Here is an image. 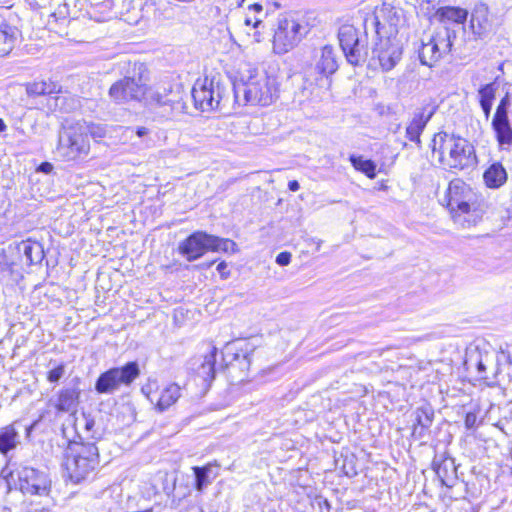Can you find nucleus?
Listing matches in <instances>:
<instances>
[{
  "label": "nucleus",
  "mask_w": 512,
  "mask_h": 512,
  "mask_svg": "<svg viewBox=\"0 0 512 512\" xmlns=\"http://www.w3.org/2000/svg\"><path fill=\"white\" fill-rule=\"evenodd\" d=\"M64 374L65 366L64 364H59L57 367L48 372L47 380L51 383H56L64 376Z\"/></svg>",
  "instance_id": "nucleus-38"
},
{
  "label": "nucleus",
  "mask_w": 512,
  "mask_h": 512,
  "mask_svg": "<svg viewBox=\"0 0 512 512\" xmlns=\"http://www.w3.org/2000/svg\"><path fill=\"white\" fill-rule=\"evenodd\" d=\"M497 89L496 82L482 85L478 90L479 104H493Z\"/></svg>",
  "instance_id": "nucleus-35"
},
{
  "label": "nucleus",
  "mask_w": 512,
  "mask_h": 512,
  "mask_svg": "<svg viewBox=\"0 0 512 512\" xmlns=\"http://www.w3.org/2000/svg\"><path fill=\"white\" fill-rule=\"evenodd\" d=\"M192 470L195 476V489L202 492L209 484H211L209 475L212 470V465L207 464L202 467L194 466L192 467Z\"/></svg>",
  "instance_id": "nucleus-33"
},
{
  "label": "nucleus",
  "mask_w": 512,
  "mask_h": 512,
  "mask_svg": "<svg viewBox=\"0 0 512 512\" xmlns=\"http://www.w3.org/2000/svg\"><path fill=\"white\" fill-rule=\"evenodd\" d=\"M53 170V165L49 162H42L38 168V172H42L44 174H49Z\"/></svg>",
  "instance_id": "nucleus-41"
},
{
  "label": "nucleus",
  "mask_w": 512,
  "mask_h": 512,
  "mask_svg": "<svg viewBox=\"0 0 512 512\" xmlns=\"http://www.w3.org/2000/svg\"><path fill=\"white\" fill-rule=\"evenodd\" d=\"M307 32L306 25L293 17L280 15L273 36V51L279 55L289 52L301 42Z\"/></svg>",
  "instance_id": "nucleus-10"
},
{
  "label": "nucleus",
  "mask_w": 512,
  "mask_h": 512,
  "mask_svg": "<svg viewBox=\"0 0 512 512\" xmlns=\"http://www.w3.org/2000/svg\"><path fill=\"white\" fill-rule=\"evenodd\" d=\"M300 188V184L297 180H291L288 182V189L292 192L298 191Z\"/></svg>",
  "instance_id": "nucleus-46"
},
{
  "label": "nucleus",
  "mask_w": 512,
  "mask_h": 512,
  "mask_svg": "<svg viewBox=\"0 0 512 512\" xmlns=\"http://www.w3.org/2000/svg\"><path fill=\"white\" fill-rule=\"evenodd\" d=\"M249 9L250 10H253L255 12H261L263 10V7L261 4L259 3H254L252 5L249 6Z\"/></svg>",
  "instance_id": "nucleus-48"
},
{
  "label": "nucleus",
  "mask_w": 512,
  "mask_h": 512,
  "mask_svg": "<svg viewBox=\"0 0 512 512\" xmlns=\"http://www.w3.org/2000/svg\"><path fill=\"white\" fill-rule=\"evenodd\" d=\"M0 266L2 269L8 268L10 266L8 257L3 249L0 250Z\"/></svg>",
  "instance_id": "nucleus-43"
},
{
  "label": "nucleus",
  "mask_w": 512,
  "mask_h": 512,
  "mask_svg": "<svg viewBox=\"0 0 512 512\" xmlns=\"http://www.w3.org/2000/svg\"><path fill=\"white\" fill-rule=\"evenodd\" d=\"M349 160L352 166L361 173L365 174L368 178L374 179L376 177V164L370 159H364L362 156L350 155Z\"/></svg>",
  "instance_id": "nucleus-32"
},
{
  "label": "nucleus",
  "mask_w": 512,
  "mask_h": 512,
  "mask_svg": "<svg viewBox=\"0 0 512 512\" xmlns=\"http://www.w3.org/2000/svg\"><path fill=\"white\" fill-rule=\"evenodd\" d=\"M508 179V174L500 162H493L483 173V181L490 189L502 187Z\"/></svg>",
  "instance_id": "nucleus-26"
},
{
  "label": "nucleus",
  "mask_w": 512,
  "mask_h": 512,
  "mask_svg": "<svg viewBox=\"0 0 512 512\" xmlns=\"http://www.w3.org/2000/svg\"><path fill=\"white\" fill-rule=\"evenodd\" d=\"M456 41V31L449 27L444 28L427 43H422L418 56L421 64L432 67L443 55L451 51Z\"/></svg>",
  "instance_id": "nucleus-14"
},
{
  "label": "nucleus",
  "mask_w": 512,
  "mask_h": 512,
  "mask_svg": "<svg viewBox=\"0 0 512 512\" xmlns=\"http://www.w3.org/2000/svg\"><path fill=\"white\" fill-rule=\"evenodd\" d=\"M415 423L412 436L417 440H423L430 434V427L434 420V410L430 405L418 407L415 412Z\"/></svg>",
  "instance_id": "nucleus-23"
},
{
  "label": "nucleus",
  "mask_w": 512,
  "mask_h": 512,
  "mask_svg": "<svg viewBox=\"0 0 512 512\" xmlns=\"http://www.w3.org/2000/svg\"><path fill=\"white\" fill-rule=\"evenodd\" d=\"M372 24L376 28V34L379 36V42L376 43L372 53L373 58H377L379 65L384 72L391 71L402 59L403 46L396 37L382 38L380 33L381 23L378 17H374Z\"/></svg>",
  "instance_id": "nucleus-13"
},
{
  "label": "nucleus",
  "mask_w": 512,
  "mask_h": 512,
  "mask_svg": "<svg viewBox=\"0 0 512 512\" xmlns=\"http://www.w3.org/2000/svg\"><path fill=\"white\" fill-rule=\"evenodd\" d=\"M86 127L77 121L64 125L59 132L57 152L66 161H80L90 152V140Z\"/></svg>",
  "instance_id": "nucleus-6"
},
{
  "label": "nucleus",
  "mask_w": 512,
  "mask_h": 512,
  "mask_svg": "<svg viewBox=\"0 0 512 512\" xmlns=\"http://www.w3.org/2000/svg\"><path fill=\"white\" fill-rule=\"evenodd\" d=\"M244 1H245V0H241V3H240V5H241V4H242V3L244 2Z\"/></svg>",
  "instance_id": "nucleus-56"
},
{
  "label": "nucleus",
  "mask_w": 512,
  "mask_h": 512,
  "mask_svg": "<svg viewBox=\"0 0 512 512\" xmlns=\"http://www.w3.org/2000/svg\"><path fill=\"white\" fill-rule=\"evenodd\" d=\"M225 87L215 79H198L193 85L191 95L196 109L203 112L219 109L225 93Z\"/></svg>",
  "instance_id": "nucleus-12"
},
{
  "label": "nucleus",
  "mask_w": 512,
  "mask_h": 512,
  "mask_svg": "<svg viewBox=\"0 0 512 512\" xmlns=\"http://www.w3.org/2000/svg\"><path fill=\"white\" fill-rule=\"evenodd\" d=\"M80 390L77 387L62 389L57 397L55 407L58 411L73 412L79 403Z\"/></svg>",
  "instance_id": "nucleus-28"
},
{
  "label": "nucleus",
  "mask_w": 512,
  "mask_h": 512,
  "mask_svg": "<svg viewBox=\"0 0 512 512\" xmlns=\"http://www.w3.org/2000/svg\"><path fill=\"white\" fill-rule=\"evenodd\" d=\"M469 27L475 39H484L494 33L496 24L486 4L478 3L474 6Z\"/></svg>",
  "instance_id": "nucleus-19"
},
{
  "label": "nucleus",
  "mask_w": 512,
  "mask_h": 512,
  "mask_svg": "<svg viewBox=\"0 0 512 512\" xmlns=\"http://www.w3.org/2000/svg\"><path fill=\"white\" fill-rule=\"evenodd\" d=\"M256 346L247 339H237L228 342L222 352L223 361L231 374H236L243 381L250 369L252 354Z\"/></svg>",
  "instance_id": "nucleus-9"
},
{
  "label": "nucleus",
  "mask_w": 512,
  "mask_h": 512,
  "mask_svg": "<svg viewBox=\"0 0 512 512\" xmlns=\"http://www.w3.org/2000/svg\"><path fill=\"white\" fill-rule=\"evenodd\" d=\"M181 397V387L176 383L167 385L160 393L155 409L164 412L169 409Z\"/></svg>",
  "instance_id": "nucleus-29"
},
{
  "label": "nucleus",
  "mask_w": 512,
  "mask_h": 512,
  "mask_svg": "<svg viewBox=\"0 0 512 512\" xmlns=\"http://www.w3.org/2000/svg\"><path fill=\"white\" fill-rule=\"evenodd\" d=\"M145 105L159 116L169 119L184 110L185 105L179 93L173 92L171 87L159 86L148 88L143 96Z\"/></svg>",
  "instance_id": "nucleus-8"
},
{
  "label": "nucleus",
  "mask_w": 512,
  "mask_h": 512,
  "mask_svg": "<svg viewBox=\"0 0 512 512\" xmlns=\"http://www.w3.org/2000/svg\"><path fill=\"white\" fill-rule=\"evenodd\" d=\"M511 106V99L508 94L501 98L492 118H509L508 111Z\"/></svg>",
  "instance_id": "nucleus-37"
},
{
  "label": "nucleus",
  "mask_w": 512,
  "mask_h": 512,
  "mask_svg": "<svg viewBox=\"0 0 512 512\" xmlns=\"http://www.w3.org/2000/svg\"><path fill=\"white\" fill-rule=\"evenodd\" d=\"M94 424H95L94 420H92V419H86V421H85V429H86L87 431L92 430V428L94 427Z\"/></svg>",
  "instance_id": "nucleus-49"
},
{
  "label": "nucleus",
  "mask_w": 512,
  "mask_h": 512,
  "mask_svg": "<svg viewBox=\"0 0 512 512\" xmlns=\"http://www.w3.org/2000/svg\"><path fill=\"white\" fill-rule=\"evenodd\" d=\"M26 93L29 97L48 96L62 92V85L51 78L36 79L25 85Z\"/></svg>",
  "instance_id": "nucleus-25"
},
{
  "label": "nucleus",
  "mask_w": 512,
  "mask_h": 512,
  "mask_svg": "<svg viewBox=\"0 0 512 512\" xmlns=\"http://www.w3.org/2000/svg\"><path fill=\"white\" fill-rule=\"evenodd\" d=\"M467 429H473L477 424V414L475 412H468L464 420Z\"/></svg>",
  "instance_id": "nucleus-40"
},
{
  "label": "nucleus",
  "mask_w": 512,
  "mask_h": 512,
  "mask_svg": "<svg viewBox=\"0 0 512 512\" xmlns=\"http://www.w3.org/2000/svg\"><path fill=\"white\" fill-rule=\"evenodd\" d=\"M464 364L467 367V369H471V368L475 367L479 378H481V379L488 378L485 374L486 366H485L483 360L481 359L480 353L478 351L475 350L472 352H467Z\"/></svg>",
  "instance_id": "nucleus-34"
},
{
  "label": "nucleus",
  "mask_w": 512,
  "mask_h": 512,
  "mask_svg": "<svg viewBox=\"0 0 512 512\" xmlns=\"http://www.w3.org/2000/svg\"><path fill=\"white\" fill-rule=\"evenodd\" d=\"M216 356L217 348L211 346L209 352L205 355L192 358L188 363V368L192 370L197 377L202 379L204 383L209 385L215 378Z\"/></svg>",
  "instance_id": "nucleus-21"
},
{
  "label": "nucleus",
  "mask_w": 512,
  "mask_h": 512,
  "mask_svg": "<svg viewBox=\"0 0 512 512\" xmlns=\"http://www.w3.org/2000/svg\"><path fill=\"white\" fill-rule=\"evenodd\" d=\"M437 105L429 103L423 105L420 108H417L414 113L411 121L406 127V137L416 143L418 146L421 144L420 136L424 131L426 125L431 120L433 115L437 110Z\"/></svg>",
  "instance_id": "nucleus-20"
},
{
  "label": "nucleus",
  "mask_w": 512,
  "mask_h": 512,
  "mask_svg": "<svg viewBox=\"0 0 512 512\" xmlns=\"http://www.w3.org/2000/svg\"><path fill=\"white\" fill-rule=\"evenodd\" d=\"M37 421L33 422L31 425H29L28 427H26V436L29 437L30 434L32 433V431L35 429L36 425H37Z\"/></svg>",
  "instance_id": "nucleus-50"
},
{
  "label": "nucleus",
  "mask_w": 512,
  "mask_h": 512,
  "mask_svg": "<svg viewBox=\"0 0 512 512\" xmlns=\"http://www.w3.org/2000/svg\"><path fill=\"white\" fill-rule=\"evenodd\" d=\"M146 94V84L138 78L126 76L116 81L109 89V97L117 104L129 101H142Z\"/></svg>",
  "instance_id": "nucleus-16"
},
{
  "label": "nucleus",
  "mask_w": 512,
  "mask_h": 512,
  "mask_svg": "<svg viewBox=\"0 0 512 512\" xmlns=\"http://www.w3.org/2000/svg\"><path fill=\"white\" fill-rule=\"evenodd\" d=\"M236 243L227 238H220L204 231H196L179 243V253L192 262L202 257L207 251L236 252Z\"/></svg>",
  "instance_id": "nucleus-5"
},
{
  "label": "nucleus",
  "mask_w": 512,
  "mask_h": 512,
  "mask_svg": "<svg viewBox=\"0 0 512 512\" xmlns=\"http://www.w3.org/2000/svg\"><path fill=\"white\" fill-rule=\"evenodd\" d=\"M79 125H83L86 127L85 135L89 137V135L92 138H104L107 134V127L103 124H96V123H88L86 121H77Z\"/></svg>",
  "instance_id": "nucleus-36"
},
{
  "label": "nucleus",
  "mask_w": 512,
  "mask_h": 512,
  "mask_svg": "<svg viewBox=\"0 0 512 512\" xmlns=\"http://www.w3.org/2000/svg\"><path fill=\"white\" fill-rule=\"evenodd\" d=\"M340 47L349 64L358 66L367 57L366 45L359 38L357 29L352 25H343L338 31Z\"/></svg>",
  "instance_id": "nucleus-15"
},
{
  "label": "nucleus",
  "mask_w": 512,
  "mask_h": 512,
  "mask_svg": "<svg viewBox=\"0 0 512 512\" xmlns=\"http://www.w3.org/2000/svg\"><path fill=\"white\" fill-rule=\"evenodd\" d=\"M443 201L453 217L467 215V221H470V218H473V221L480 218L486 207L484 200L479 199L471 187L461 179H454L449 183Z\"/></svg>",
  "instance_id": "nucleus-4"
},
{
  "label": "nucleus",
  "mask_w": 512,
  "mask_h": 512,
  "mask_svg": "<svg viewBox=\"0 0 512 512\" xmlns=\"http://www.w3.org/2000/svg\"><path fill=\"white\" fill-rule=\"evenodd\" d=\"M135 133L139 138H142L149 134V129L143 126L136 127Z\"/></svg>",
  "instance_id": "nucleus-45"
},
{
  "label": "nucleus",
  "mask_w": 512,
  "mask_h": 512,
  "mask_svg": "<svg viewBox=\"0 0 512 512\" xmlns=\"http://www.w3.org/2000/svg\"><path fill=\"white\" fill-rule=\"evenodd\" d=\"M492 131L501 150L512 147V124L509 118H492Z\"/></svg>",
  "instance_id": "nucleus-24"
},
{
  "label": "nucleus",
  "mask_w": 512,
  "mask_h": 512,
  "mask_svg": "<svg viewBox=\"0 0 512 512\" xmlns=\"http://www.w3.org/2000/svg\"><path fill=\"white\" fill-rule=\"evenodd\" d=\"M291 258V253L284 251L276 256V263L280 266H287L291 262Z\"/></svg>",
  "instance_id": "nucleus-39"
},
{
  "label": "nucleus",
  "mask_w": 512,
  "mask_h": 512,
  "mask_svg": "<svg viewBox=\"0 0 512 512\" xmlns=\"http://www.w3.org/2000/svg\"><path fill=\"white\" fill-rule=\"evenodd\" d=\"M19 489L25 494L43 495L47 493L49 482L45 473L32 467H22L17 471Z\"/></svg>",
  "instance_id": "nucleus-18"
},
{
  "label": "nucleus",
  "mask_w": 512,
  "mask_h": 512,
  "mask_svg": "<svg viewBox=\"0 0 512 512\" xmlns=\"http://www.w3.org/2000/svg\"><path fill=\"white\" fill-rule=\"evenodd\" d=\"M17 249L23 253L29 265L38 264L44 258L43 248L38 242L25 240L18 244Z\"/></svg>",
  "instance_id": "nucleus-30"
},
{
  "label": "nucleus",
  "mask_w": 512,
  "mask_h": 512,
  "mask_svg": "<svg viewBox=\"0 0 512 512\" xmlns=\"http://www.w3.org/2000/svg\"><path fill=\"white\" fill-rule=\"evenodd\" d=\"M421 10L428 18H435L440 23H443L445 28L449 27L451 30H455L456 34L458 32H462L463 34L465 33L464 24L468 17V11L466 9L461 7L445 6L438 8L432 13L429 6L424 8L421 5Z\"/></svg>",
  "instance_id": "nucleus-17"
},
{
  "label": "nucleus",
  "mask_w": 512,
  "mask_h": 512,
  "mask_svg": "<svg viewBox=\"0 0 512 512\" xmlns=\"http://www.w3.org/2000/svg\"><path fill=\"white\" fill-rule=\"evenodd\" d=\"M493 104H480V107L483 111L484 117L486 120L490 118L491 110H492Z\"/></svg>",
  "instance_id": "nucleus-44"
},
{
  "label": "nucleus",
  "mask_w": 512,
  "mask_h": 512,
  "mask_svg": "<svg viewBox=\"0 0 512 512\" xmlns=\"http://www.w3.org/2000/svg\"><path fill=\"white\" fill-rule=\"evenodd\" d=\"M32 512H51L49 509L42 508V509H35Z\"/></svg>",
  "instance_id": "nucleus-53"
},
{
  "label": "nucleus",
  "mask_w": 512,
  "mask_h": 512,
  "mask_svg": "<svg viewBox=\"0 0 512 512\" xmlns=\"http://www.w3.org/2000/svg\"><path fill=\"white\" fill-rule=\"evenodd\" d=\"M339 68L338 58L333 46H323L315 55V63L306 69L304 79L310 85L328 89L331 86V77Z\"/></svg>",
  "instance_id": "nucleus-7"
},
{
  "label": "nucleus",
  "mask_w": 512,
  "mask_h": 512,
  "mask_svg": "<svg viewBox=\"0 0 512 512\" xmlns=\"http://www.w3.org/2000/svg\"><path fill=\"white\" fill-rule=\"evenodd\" d=\"M6 124L5 122L3 121V119L0 118V132H3L6 130Z\"/></svg>",
  "instance_id": "nucleus-52"
},
{
  "label": "nucleus",
  "mask_w": 512,
  "mask_h": 512,
  "mask_svg": "<svg viewBox=\"0 0 512 512\" xmlns=\"http://www.w3.org/2000/svg\"><path fill=\"white\" fill-rule=\"evenodd\" d=\"M140 374L139 365L135 361L122 367L111 368L99 375L95 382V390L99 394H112L120 385L129 386Z\"/></svg>",
  "instance_id": "nucleus-11"
},
{
  "label": "nucleus",
  "mask_w": 512,
  "mask_h": 512,
  "mask_svg": "<svg viewBox=\"0 0 512 512\" xmlns=\"http://www.w3.org/2000/svg\"><path fill=\"white\" fill-rule=\"evenodd\" d=\"M248 72L247 77L242 75L240 80L233 84L236 102L261 106L273 103L278 97L276 79L256 69H250Z\"/></svg>",
  "instance_id": "nucleus-2"
},
{
  "label": "nucleus",
  "mask_w": 512,
  "mask_h": 512,
  "mask_svg": "<svg viewBox=\"0 0 512 512\" xmlns=\"http://www.w3.org/2000/svg\"><path fill=\"white\" fill-rule=\"evenodd\" d=\"M432 466L443 486L452 488L457 480V467L454 458L446 455H436Z\"/></svg>",
  "instance_id": "nucleus-22"
},
{
  "label": "nucleus",
  "mask_w": 512,
  "mask_h": 512,
  "mask_svg": "<svg viewBox=\"0 0 512 512\" xmlns=\"http://www.w3.org/2000/svg\"><path fill=\"white\" fill-rule=\"evenodd\" d=\"M344 473L349 477H352L357 474V472L353 468H351L350 470H345Z\"/></svg>",
  "instance_id": "nucleus-51"
},
{
  "label": "nucleus",
  "mask_w": 512,
  "mask_h": 512,
  "mask_svg": "<svg viewBox=\"0 0 512 512\" xmlns=\"http://www.w3.org/2000/svg\"><path fill=\"white\" fill-rule=\"evenodd\" d=\"M262 23V20L261 19H258V18H255L254 21H252L250 18H246L245 19V24L246 25H252L254 28H257L259 27V25Z\"/></svg>",
  "instance_id": "nucleus-47"
},
{
  "label": "nucleus",
  "mask_w": 512,
  "mask_h": 512,
  "mask_svg": "<svg viewBox=\"0 0 512 512\" xmlns=\"http://www.w3.org/2000/svg\"><path fill=\"white\" fill-rule=\"evenodd\" d=\"M19 30L5 21H0V57L8 55L14 48Z\"/></svg>",
  "instance_id": "nucleus-27"
},
{
  "label": "nucleus",
  "mask_w": 512,
  "mask_h": 512,
  "mask_svg": "<svg viewBox=\"0 0 512 512\" xmlns=\"http://www.w3.org/2000/svg\"><path fill=\"white\" fill-rule=\"evenodd\" d=\"M433 156L437 155L443 165L454 170L469 169L477 165L474 146L465 138L439 132L431 142Z\"/></svg>",
  "instance_id": "nucleus-1"
},
{
  "label": "nucleus",
  "mask_w": 512,
  "mask_h": 512,
  "mask_svg": "<svg viewBox=\"0 0 512 512\" xmlns=\"http://www.w3.org/2000/svg\"><path fill=\"white\" fill-rule=\"evenodd\" d=\"M510 457H511V461H512V448H511V452H510ZM510 474L512 475V465H511Z\"/></svg>",
  "instance_id": "nucleus-55"
},
{
  "label": "nucleus",
  "mask_w": 512,
  "mask_h": 512,
  "mask_svg": "<svg viewBox=\"0 0 512 512\" xmlns=\"http://www.w3.org/2000/svg\"><path fill=\"white\" fill-rule=\"evenodd\" d=\"M20 443L19 433L14 425H8L0 430V453L6 456Z\"/></svg>",
  "instance_id": "nucleus-31"
},
{
  "label": "nucleus",
  "mask_w": 512,
  "mask_h": 512,
  "mask_svg": "<svg viewBox=\"0 0 512 512\" xmlns=\"http://www.w3.org/2000/svg\"><path fill=\"white\" fill-rule=\"evenodd\" d=\"M64 466L74 483L87 479L99 465V450L92 442H69L65 450Z\"/></svg>",
  "instance_id": "nucleus-3"
},
{
  "label": "nucleus",
  "mask_w": 512,
  "mask_h": 512,
  "mask_svg": "<svg viewBox=\"0 0 512 512\" xmlns=\"http://www.w3.org/2000/svg\"><path fill=\"white\" fill-rule=\"evenodd\" d=\"M436 0H426L427 4H433Z\"/></svg>",
  "instance_id": "nucleus-54"
},
{
  "label": "nucleus",
  "mask_w": 512,
  "mask_h": 512,
  "mask_svg": "<svg viewBox=\"0 0 512 512\" xmlns=\"http://www.w3.org/2000/svg\"><path fill=\"white\" fill-rule=\"evenodd\" d=\"M216 270L221 274V277L223 279H226L228 277V275H229V273L227 272V264L224 261L220 262L217 265Z\"/></svg>",
  "instance_id": "nucleus-42"
}]
</instances>
